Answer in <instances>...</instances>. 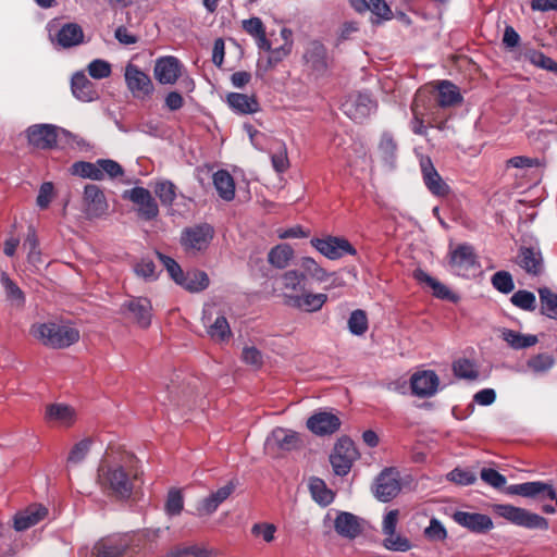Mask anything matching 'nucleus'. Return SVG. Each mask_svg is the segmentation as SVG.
Returning a JSON list of instances; mask_svg holds the SVG:
<instances>
[{
    "label": "nucleus",
    "mask_w": 557,
    "mask_h": 557,
    "mask_svg": "<svg viewBox=\"0 0 557 557\" xmlns=\"http://www.w3.org/2000/svg\"><path fill=\"white\" fill-rule=\"evenodd\" d=\"M141 475L140 462L134 454L109 447L97 469V484L104 495L126 500L141 486Z\"/></svg>",
    "instance_id": "f257e3e1"
},
{
    "label": "nucleus",
    "mask_w": 557,
    "mask_h": 557,
    "mask_svg": "<svg viewBox=\"0 0 557 557\" xmlns=\"http://www.w3.org/2000/svg\"><path fill=\"white\" fill-rule=\"evenodd\" d=\"M29 332L42 345L53 349L66 348L79 339L77 329L54 322L34 324Z\"/></svg>",
    "instance_id": "f03ea898"
},
{
    "label": "nucleus",
    "mask_w": 557,
    "mask_h": 557,
    "mask_svg": "<svg viewBox=\"0 0 557 557\" xmlns=\"http://www.w3.org/2000/svg\"><path fill=\"white\" fill-rule=\"evenodd\" d=\"M145 543L141 537L129 540L126 536H107L94 545L91 557H134L136 547Z\"/></svg>",
    "instance_id": "7ed1b4c3"
},
{
    "label": "nucleus",
    "mask_w": 557,
    "mask_h": 557,
    "mask_svg": "<svg viewBox=\"0 0 557 557\" xmlns=\"http://www.w3.org/2000/svg\"><path fill=\"white\" fill-rule=\"evenodd\" d=\"M493 511L497 516L504 518L505 520L518 527H522L530 530L548 529V521L546 518L521 507H516L510 504H496L493 506Z\"/></svg>",
    "instance_id": "20e7f679"
},
{
    "label": "nucleus",
    "mask_w": 557,
    "mask_h": 557,
    "mask_svg": "<svg viewBox=\"0 0 557 557\" xmlns=\"http://www.w3.org/2000/svg\"><path fill=\"white\" fill-rule=\"evenodd\" d=\"M448 264L453 272L462 277L474 275L480 268L473 246L463 243L449 250Z\"/></svg>",
    "instance_id": "39448f33"
},
{
    "label": "nucleus",
    "mask_w": 557,
    "mask_h": 557,
    "mask_svg": "<svg viewBox=\"0 0 557 557\" xmlns=\"http://www.w3.org/2000/svg\"><path fill=\"white\" fill-rule=\"evenodd\" d=\"M302 60L310 74L317 78L325 76L333 62L326 47L319 40H311L306 45Z\"/></svg>",
    "instance_id": "423d86ee"
},
{
    "label": "nucleus",
    "mask_w": 557,
    "mask_h": 557,
    "mask_svg": "<svg viewBox=\"0 0 557 557\" xmlns=\"http://www.w3.org/2000/svg\"><path fill=\"white\" fill-rule=\"evenodd\" d=\"M310 244L330 260H338L347 255L355 256L357 253L350 242L339 236L314 237L310 240Z\"/></svg>",
    "instance_id": "0eeeda50"
},
{
    "label": "nucleus",
    "mask_w": 557,
    "mask_h": 557,
    "mask_svg": "<svg viewBox=\"0 0 557 557\" xmlns=\"http://www.w3.org/2000/svg\"><path fill=\"white\" fill-rule=\"evenodd\" d=\"M120 312L141 329H147L151 324L152 305L146 297H129L122 304Z\"/></svg>",
    "instance_id": "6e6552de"
},
{
    "label": "nucleus",
    "mask_w": 557,
    "mask_h": 557,
    "mask_svg": "<svg viewBox=\"0 0 557 557\" xmlns=\"http://www.w3.org/2000/svg\"><path fill=\"white\" fill-rule=\"evenodd\" d=\"M125 83L134 98L145 101L154 92L153 83L148 74L135 64H127L125 67Z\"/></svg>",
    "instance_id": "1a4fd4ad"
},
{
    "label": "nucleus",
    "mask_w": 557,
    "mask_h": 557,
    "mask_svg": "<svg viewBox=\"0 0 557 557\" xmlns=\"http://www.w3.org/2000/svg\"><path fill=\"white\" fill-rule=\"evenodd\" d=\"M374 495L383 503L395 498L401 491L400 473L397 468H385L380 472L374 483Z\"/></svg>",
    "instance_id": "9d476101"
},
{
    "label": "nucleus",
    "mask_w": 557,
    "mask_h": 557,
    "mask_svg": "<svg viewBox=\"0 0 557 557\" xmlns=\"http://www.w3.org/2000/svg\"><path fill=\"white\" fill-rule=\"evenodd\" d=\"M122 197L138 207L137 214L140 219L151 221L159 215L158 203L148 189L136 186L132 189L124 190Z\"/></svg>",
    "instance_id": "9b49d317"
},
{
    "label": "nucleus",
    "mask_w": 557,
    "mask_h": 557,
    "mask_svg": "<svg viewBox=\"0 0 557 557\" xmlns=\"http://www.w3.org/2000/svg\"><path fill=\"white\" fill-rule=\"evenodd\" d=\"M214 236L213 227L208 223L186 227L182 232L181 244L185 250L205 251Z\"/></svg>",
    "instance_id": "f8f14e48"
},
{
    "label": "nucleus",
    "mask_w": 557,
    "mask_h": 557,
    "mask_svg": "<svg viewBox=\"0 0 557 557\" xmlns=\"http://www.w3.org/2000/svg\"><path fill=\"white\" fill-rule=\"evenodd\" d=\"M358 451L355 447L354 442L348 437L338 440L334 447V451L330 456V461L333 467L335 474L344 476L346 475L356 460Z\"/></svg>",
    "instance_id": "ddd939ff"
},
{
    "label": "nucleus",
    "mask_w": 557,
    "mask_h": 557,
    "mask_svg": "<svg viewBox=\"0 0 557 557\" xmlns=\"http://www.w3.org/2000/svg\"><path fill=\"white\" fill-rule=\"evenodd\" d=\"M376 101L372 99L368 92H357L349 95L345 102L342 104L344 113L355 122H362L375 109Z\"/></svg>",
    "instance_id": "4468645a"
},
{
    "label": "nucleus",
    "mask_w": 557,
    "mask_h": 557,
    "mask_svg": "<svg viewBox=\"0 0 557 557\" xmlns=\"http://www.w3.org/2000/svg\"><path fill=\"white\" fill-rule=\"evenodd\" d=\"M284 304L307 313L318 312L327 302L329 296L325 293H311L302 290L301 294H284Z\"/></svg>",
    "instance_id": "2eb2a0df"
},
{
    "label": "nucleus",
    "mask_w": 557,
    "mask_h": 557,
    "mask_svg": "<svg viewBox=\"0 0 557 557\" xmlns=\"http://www.w3.org/2000/svg\"><path fill=\"white\" fill-rule=\"evenodd\" d=\"M506 493L509 495H519L529 498L555 499L557 505L555 487L552 484L542 481L512 484L506 488Z\"/></svg>",
    "instance_id": "dca6fc26"
},
{
    "label": "nucleus",
    "mask_w": 557,
    "mask_h": 557,
    "mask_svg": "<svg viewBox=\"0 0 557 557\" xmlns=\"http://www.w3.org/2000/svg\"><path fill=\"white\" fill-rule=\"evenodd\" d=\"M84 212L88 219L107 214L109 205L102 189L95 184H87L83 196Z\"/></svg>",
    "instance_id": "f3484780"
},
{
    "label": "nucleus",
    "mask_w": 557,
    "mask_h": 557,
    "mask_svg": "<svg viewBox=\"0 0 557 557\" xmlns=\"http://www.w3.org/2000/svg\"><path fill=\"white\" fill-rule=\"evenodd\" d=\"M301 444L297 432L277 426L267 437L265 449L269 453L274 450L292 451L300 448Z\"/></svg>",
    "instance_id": "a211bd4d"
},
{
    "label": "nucleus",
    "mask_w": 557,
    "mask_h": 557,
    "mask_svg": "<svg viewBox=\"0 0 557 557\" xmlns=\"http://www.w3.org/2000/svg\"><path fill=\"white\" fill-rule=\"evenodd\" d=\"M182 72V63L172 55L161 57L156 60L153 74L162 85H173L177 82Z\"/></svg>",
    "instance_id": "6ab92c4d"
},
{
    "label": "nucleus",
    "mask_w": 557,
    "mask_h": 557,
    "mask_svg": "<svg viewBox=\"0 0 557 557\" xmlns=\"http://www.w3.org/2000/svg\"><path fill=\"white\" fill-rule=\"evenodd\" d=\"M453 519L457 524L478 534L486 533L494 528L491 517L484 513L458 510L454 512Z\"/></svg>",
    "instance_id": "aec40b11"
},
{
    "label": "nucleus",
    "mask_w": 557,
    "mask_h": 557,
    "mask_svg": "<svg viewBox=\"0 0 557 557\" xmlns=\"http://www.w3.org/2000/svg\"><path fill=\"white\" fill-rule=\"evenodd\" d=\"M29 145L38 149H51L57 145V127L50 124H36L27 128Z\"/></svg>",
    "instance_id": "412c9836"
},
{
    "label": "nucleus",
    "mask_w": 557,
    "mask_h": 557,
    "mask_svg": "<svg viewBox=\"0 0 557 557\" xmlns=\"http://www.w3.org/2000/svg\"><path fill=\"white\" fill-rule=\"evenodd\" d=\"M339 426V418L330 411L317 412L307 420V428L317 435L333 434Z\"/></svg>",
    "instance_id": "4be33fe9"
},
{
    "label": "nucleus",
    "mask_w": 557,
    "mask_h": 557,
    "mask_svg": "<svg viewBox=\"0 0 557 557\" xmlns=\"http://www.w3.org/2000/svg\"><path fill=\"white\" fill-rule=\"evenodd\" d=\"M438 383V376L431 370L417 372L410 379L412 394L419 397L433 396L437 391Z\"/></svg>",
    "instance_id": "5701e85b"
},
{
    "label": "nucleus",
    "mask_w": 557,
    "mask_h": 557,
    "mask_svg": "<svg viewBox=\"0 0 557 557\" xmlns=\"http://www.w3.org/2000/svg\"><path fill=\"white\" fill-rule=\"evenodd\" d=\"M48 513L42 505H30L25 510L17 512L14 517V529L18 532L25 531L41 521Z\"/></svg>",
    "instance_id": "b1692460"
},
{
    "label": "nucleus",
    "mask_w": 557,
    "mask_h": 557,
    "mask_svg": "<svg viewBox=\"0 0 557 557\" xmlns=\"http://www.w3.org/2000/svg\"><path fill=\"white\" fill-rule=\"evenodd\" d=\"M517 263L529 274L537 276L543 271V257L539 249L522 246L519 249Z\"/></svg>",
    "instance_id": "393cba45"
},
{
    "label": "nucleus",
    "mask_w": 557,
    "mask_h": 557,
    "mask_svg": "<svg viewBox=\"0 0 557 557\" xmlns=\"http://www.w3.org/2000/svg\"><path fill=\"white\" fill-rule=\"evenodd\" d=\"M423 181L428 189L435 196L445 197L450 193L449 186L444 182L432 162L421 163Z\"/></svg>",
    "instance_id": "a878e982"
},
{
    "label": "nucleus",
    "mask_w": 557,
    "mask_h": 557,
    "mask_svg": "<svg viewBox=\"0 0 557 557\" xmlns=\"http://www.w3.org/2000/svg\"><path fill=\"white\" fill-rule=\"evenodd\" d=\"M334 529L343 537L356 539L362 531L360 519L351 512L339 511L334 520Z\"/></svg>",
    "instance_id": "bb28decb"
},
{
    "label": "nucleus",
    "mask_w": 557,
    "mask_h": 557,
    "mask_svg": "<svg viewBox=\"0 0 557 557\" xmlns=\"http://www.w3.org/2000/svg\"><path fill=\"white\" fill-rule=\"evenodd\" d=\"M413 277L418 282L425 283L429 287H431L434 297L443 300H448L454 304L459 301V296L457 294L451 292L446 285L438 282L436 278L429 275L425 271L417 269L413 272Z\"/></svg>",
    "instance_id": "cd10ccee"
},
{
    "label": "nucleus",
    "mask_w": 557,
    "mask_h": 557,
    "mask_svg": "<svg viewBox=\"0 0 557 557\" xmlns=\"http://www.w3.org/2000/svg\"><path fill=\"white\" fill-rule=\"evenodd\" d=\"M226 103L238 114H252L260 110V104L255 95L230 92L226 96Z\"/></svg>",
    "instance_id": "c85d7f7f"
},
{
    "label": "nucleus",
    "mask_w": 557,
    "mask_h": 557,
    "mask_svg": "<svg viewBox=\"0 0 557 557\" xmlns=\"http://www.w3.org/2000/svg\"><path fill=\"white\" fill-rule=\"evenodd\" d=\"M351 7L359 13L371 11L379 20L388 21L393 12L385 0H350Z\"/></svg>",
    "instance_id": "c756f323"
},
{
    "label": "nucleus",
    "mask_w": 557,
    "mask_h": 557,
    "mask_svg": "<svg viewBox=\"0 0 557 557\" xmlns=\"http://www.w3.org/2000/svg\"><path fill=\"white\" fill-rule=\"evenodd\" d=\"M72 92L75 98L81 101H92L97 98V90L95 85L90 82L84 73H76L71 81Z\"/></svg>",
    "instance_id": "7c9ffc66"
},
{
    "label": "nucleus",
    "mask_w": 557,
    "mask_h": 557,
    "mask_svg": "<svg viewBox=\"0 0 557 557\" xmlns=\"http://www.w3.org/2000/svg\"><path fill=\"white\" fill-rule=\"evenodd\" d=\"M398 145L389 132H383L377 144V153L381 161L393 169L397 159Z\"/></svg>",
    "instance_id": "2f4dec72"
},
{
    "label": "nucleus",
    "mask_w": 557,
    "mask_h": 557,
    "mask_svg": "<svg viewBox=\"0 0 557 557\" xmlns=\"http://www.w3.org/2000/svg\"><path fill=\"white\" fill-rule=\"evenodd\" d=\"M84 32L76 23H66L58 30L55 41L62 48H71L82 44Z\"/></svg>",
    "instance_id": "473e14b6"
},
{
    "label": "nucleus",
    "mask_w": 557,
    "mask_h": 557,
    "mask_svg": "<svg viewBox=\"0 0 557 557\" xmlns=\"http://www.w3.org/2000/svg\"><path fill=\"white\" fill-rule=\"evenodd\" d=\"M210 280L205 271L194 270L187 273L182 272L176 284L182 286L188 292L198 293L206 289L209 286Z\"/></svg>",
    "instance_id": "72a5a7b5"
},
{
    "label": "nucleus",
    "mask_w": 557,
    "mask_h": 557,
    "mask_svg": "<svg viewBox=\"0 0 557 557\" xmlns=\"http://www.w3.org/2000/svg\"><path fill=\"white\" fill-rule=\"evenodd\" d=\"M46 420L63 426H70L75 421V411L69 405L51 404L46 408Z\"/></svg>",
    "instance_id": "f704fd0d"
},
{
    "label": "nucleus",
    "mask_w": 557,
    "mask_h": 557,
    "mask_svg": "<svg viewBox=\"0 0 557 557\" xmlns=\"http://www.w3.org/2000/svg\"><path fill=\"white\" fill-rule=\"evenodd\" d=\"M462 101L459 89L449 81H442L438 84L436 102L442 108L453 107Z\"/></svg>",
    "instance_id": "c9c22d12"
},
{
    "label": "nucleus",
    "mask_w": 557,
    "mask_h": 557,
    "mask_svg": "<svg viewBox=\"0 0 557 557\" xmlns=\"http://www.w3.org/2000/svg\"><path fill=\"white\" fill-rule=\"evenodd\" d=\"M213 185L223 200L231 201L234 199L235 182L226 170H219L213 174Z\"/></svg>",
    "instance_id": "e433bc0d"
},
{
    "label": "nucleus",
    "mask_w": 557,
    "mask_h": 557,
    "mask_svg": "<svg viewBox=\"0 0 557 557\" xmlns=\"http://www.w3.org/2000/svg\"><path fill=\"white\" fill-rule=\"evenodd\" d=\"M412 121L411 131L417 135H425L426 127L424 125L425 104L420 92L416 94L411 103Z\"/></svg>",
    "instance_id": "4c0bfd02"
},
{
    "label": "nucleus",
    "mask_w": 557,
    "mask_h": 557,
    "mask_svg": "<svg viewBox=\"0 0 557 557\" xmlns=\"http://www.w3.org/2000/svg\"><path fill=\"white\" fill-rule=\"evenodd\" d=\"M309 491L315 503L325 507L334 500V493L326 486L320 478H311L309 481Z\"/></svg>",
    "instance_id": "58836bf2"
},
{
    "label": "nucleus",
    "mask_w": 557,
    "mask_h": 557,
    "mask_svg": "<svg viewBox=\"0 0 557 557\" xmlns=\"http://www.w3.org/2000/svg\"><path fill=\"white\" fill-rule=\"evenodd\" d=\"M502 338L513 349H523L537 344L536 335H524L510 329L502 331Z\"/></svg>",
    "instance_id": "ea45409f"
},
{
    "label": "nucleus",
    "mask_w": 557,
    "mask_h": 557,
    "mask_svg": "<svg viewBox=\"0 0 557 557\" xmlns=\"http://www.w3.org/2000/svg\"><path fill=\"white\" fill-rule=\"evenodd\" d=\"M541 314L557 320V294L552 292L548 287L539 289Z\"/></svg>",
    "instance_id": "a19ab883"
},
{
    "label": "nucleus",
    "mask_w": 557,
    "mask_h": 557,
    "mask_svg": "<svg viewBox=\"0 0 557 557\" xmlns=\"http://www.w3.org/2000/svg\"><path fill=\"white\" fill-rule=\"evenodd\" d=\"M71 173L73 175L90 178L94 181L103 180L102 170L98 166V161L96 163L87 162V161H77L74 162L71 166Z\"/></svg>",
    "instance_id": "79ce46f5"
},
{
    "label": "nucleus",
    "mask_w": 557,
    "mask_h": 557,
    "mask_svg": "<svg viewBox=\"0 0 557 557\" xmlns=\"http://www.w3.org/2000/svg\"><path fill=\"white\" fill-rule=\"evenodd\" d=\"M293 256V248L287 244H281L270 250L268 260L273 267L284 269L288 265Z\"/></svg>",
    "instance_id": "37998d69"
},
{
    "label": "nucleus",
    "mask_w": 557,
    "mask_h": 557,
    "mask_svg": "<svg viewBox=\"0 0 557 557\" xmlns=\"http://www.w3.org/2000/svg\"><path fill=\"white\" fill-rule=\"evenodd\" d=\"M208 334L218 342H224L232 335L230 324L224 315H219L212 324L208 326Z\"/></svg>",
    "instance_id": "c03bdc74"
},
{
    "label": "nucleus",
    "mask_w": 557,
    "mask_h": 557,
    "mask_svg": "<svg viewBox=\"0 0 557 557\" xmlns=\"http://www.w3.org/2000/svg\"><path fill=\"white\" fill-rule=\"evenodd\" d=\"M369 327L368 317L366 311L356 309L350 313L348 319V330L351 334L361 336Z\"/></svg>",
    "instance_id": "a18cd8bd"
},
{
    "label": "nucleus",
    "mask_w": 557,
    "mask_h": 557,
    "mask_svg": "<svg viewBox=\"0 0 557 557\" xmlns=\"http://www.w3.org/2000/svg\"><path fill=\"white\" fill-rule=\"evenodd\" d=\"M453 371L459 379L475 380L479 376L475 364L467 358L456 360L453 363Z\"/></svg>",
    "instance_id": "49530a36"
},
{
    "label": "nucleus",
    "mask_w": 557,
    "mask_h": 557,
    "mask_svg": "<svg viewBox=\"0 0 557 557\" xmlns=\"http://www.w3.org/2000/svg\"><path fill=\"white\" fill-rule=\"evenodd\" d=\"M184 508V497L178 488H171L168 493L164 510L169 516H178Z\"/></svg>",
    "instance_id": "de8ad7c7"
},
{
    "label": "nucleus",
    "mask_w": 557,
    "mask_h": 557,
    "mask_svg": "<svg viewBox=\"0 0 557 557\" xmlns=\"http://www.w3.org/2000/svg\"><path fill=\"white\" fill-rule=\"evenodd\" d=\"M154 193L164 206H172L176 198V187L171 181L158 182Z\"/></svg>",
    "instance_id": "09e8293b"
},
{
    "label": "nucleus",
    "mask_w": 557,
    "mask_h": 557,
    "mask_svg": "<svg viewBox=\"0 0 557 557\" xmlns=\"http://www.w3.org/2000/svg\"><path fill=\"white\" fill-rule=\"evenodd\" d=\"M510 301L513 306L525 311H533L536 308L535 295L529 290L520 289L516 292L511 296Z\"/></svg>",
    "instance_id": "8fccbe9b"
},
{
    "label": "nucleus",
    "mask_w": 557,
    "mask_h": 557,
    "mask_svg": "<svg viewBox=\"0 0 557 557\" xmlns=\"http://www.w3.org/2000/svg\"><path fill=\"white\" fill-rule=\"evenodd\" d=\"M305 281L306 274L298 270H289L282 275L284 288L293 292L304 290Z\"/></svg>",
    "instance_id": "3c124183"
},
{
    "label": "nucleus",
    "mask_w": 557,
    "mask_h": 557,
    "mask_svg": "<svg viewBox=\"0 0 557 557\" xmlns=\"http://www.w3.org/2000/svg\"><path fill=\"white\" fill-rule=\"evenodd\" d=\"M1 283L5 289L7 298L16 306H23L25 302L24 293L5 273L1 275Z\"/></svg>",
    "instance_id": "603ef678"
},
{
    "label": "nucleus",
    "mask_w": 557,
    "mask_h": 557,
    "mask_svg": "<svg viewBox=\"0 0 557 557\" xmlns=\"http://www.w3.org/2000/svg\"><path fill=\"white\" fill-rule=\"evenodd\" d=\"M527 58L533 65L557 74V61L545 55L542 51L531 50L527 53Z\"/></svg>",
    "instance_id": "864d4df0"
},
{
    "label": "nucleus",
    "mask_w": 557,
    "mask_h": 557,
    "mask_svg": "<svg viewBox=\"0 0 557 557\" xmlns=\"http://www.w3.org/2000/svg\"><path fill=\"white\" fill-rule=\"evenodd\" d=\"M491 281L494 288L503 294H509L515 289L512 276L507 271H498L494 273Z\"/></svg>",
    "instance_id": "5fc2aeb1"
},
{
    "label": "nucleus",
    "mask_w": 557,
    "mask_h": 557,
    "mask_svg": "<svg viewBox=\"0 0 557 557\" xmlns=\"http://www.w3.org/2000/svg\"><path fill=\"white\" fill-rule=\"evenodd\" d=\"M383 546L386 549L395 552H407L412 547L411 542L407 537H404L396 532H394L392 535L385 536Z\"/></svg>",
    "instance_id": "6e6d98bb"
},
{
    "label": "nucleus",
    "mask_w": 557,
    "mask_h": 557,
    "mask_svg": "<svg viewBox=\"0 0 557 557\" xmlns=\"http://www.w3.org/2000/svg\"><path fill=\"white\" fill-rule=\"evenodd\" d=\"M90 446L91 441L89 438H84L76 443L69 454L67 462L73 465L82 462L89 453Z\"/></svg>",
    "instance_id": "4d7b16f0"
},
{
    "label": "nucleus",
    "mask_w": 557,
    "mask_h": 557,
    "mask_svg": "<svg viewBox=\"0 0 557 557\" xmlns=\"http://www.w3.org/2000/svg\"><path fill=\"white\" fill-rule=\"evenodd\" d=\"M448 480L459 485H471L476 481V475L467 469L455 468L448 475Z\"/></svg>",
    "instance_id": "13d9d810"
},
{
    "label": "nucleus",
    "mask_w": 557,
    "mask_h": 557,
    "mask_svg": "<svg viewBox=\"0 0 557 557\" xmlns=\"http://www.w3.org/2000/svg\"><path fill=\"white\" fill-rule=\"evenodd\" d=\"M293 42H285L278 48L272 49L269 51L270 54L267 60V70L273 69L277 63L284 60L292 52Z\"/></svg>",
    "instance_id": "bf43d9fd"
},
{
    "label": "nucleus",
    "mask_w": 557,
    "mask_h": 557,
    "mask_svg": "<svg viewBox=\"0 0 557 557\" xmlns=\"http://www.w3.org/2000/svg\"><path fill=\"white\" fill-rule=\"evenodd\" d=\"M88 73L96 79L109 77L111 75V64L104 60L96 59L89 63Z\"/></svg>",
    "instance_id": "052dcab7"
},
{
    "label": "nucleus",
    "mask_w": 557,
    "mask_h": 557,
    "mask_svg": "<svg viewBox=\"0 0 557 557\" xmlns=\"http://www.w3.org/2000/svg\"><path fill=\"white\" fill-rule=\"evenodd\" d=\"M480 475L482 481L494 488H502L507 482L505 475L492 468H483Z\"/></svg>",
    "instance_id": "680f3d73"
},
{
    "label": "nucleus",
    "mask_w": 557,
    "mask_h": 557,
    "mask_svg": "<svg viewBox=\"0 0 557 557\" xmlns=\"http://www.w3.org/2000/svg\"><path fill=\"white\" fill-rule=\"evenodd\" d=\"M424 535L431 541H444L447 537V531L440 520L432 518L424 530Z\"/></svg>",
    "instance_id": "e2e57ef3"
},
{
    "label": "nucleus",
    "mask_w": 557,
    "mask_h": 557,
    "mask_svg": "<svg viewBox=\"0 0 557 557\" xmlns=\"http://www.w3.org/2000/svg\"><path fill=\"white\" fill-rule=\"evenodd\" d=\"M242 360L256 369H259L263 364V357L261 351L255 346H246L242 352Z\"/></svg>",
    "instance_id": "0e129e2a"
},
{
    "label": "nucleus",
    "mask_w": 557,
    "mask_h": 557,
    "mask_svg": "<svg viewBox=\"0 0 557 557\" xmlns=\"http://www.w3.org/2000/svg\"><path fill=\"white\" fill-rule=\"evenodd\" d=\"M554 364V359L547 354H539L528 361V367L535 372H544L550 369Z\"/></svg>",
    "instance_id": "69168bd1"
},
{
    "label": "nucleus",
    "mask_w": 557,
    "mask_h": 557,
    "mask_svg": "<svg viewBox=\"0 0 557 557\" xmlns=\"http://www.w3.org/2000/svg\"><path fill=\"white\" fill-rule=\"evenodd\" d=\"M39 243L37 235L34 230L29 228L28 234L24 240V247L28 248V261L37 262L39 261L40 251L38 249Z\"/></svg>",
    "instance_id": "338daca9"
},
{
    "label": "nucleus",
    "mask_w": 557,
    "mask_h": 557,
    "mask_svg": "<svg viewBox=\"0 0 557 557\" xmlns=\"http://www.w3.org/2000/svg\"><path fill=\"white\" fill-rule=\"evenodd\" d=\"M157 256L169 272L171 278L176 283L183 272L181 265L173 258L164 253L157 251Z\"/></svg>",
    "instance_id": "774afa93"
}]
</instances>
